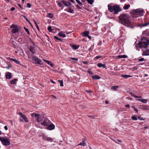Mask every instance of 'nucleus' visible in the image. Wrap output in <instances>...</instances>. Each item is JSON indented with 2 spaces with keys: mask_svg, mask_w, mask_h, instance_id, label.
<instances>
[{
  "mask_svg": "<svg viewBox=\"0 0 149 149\" xmlns=\"http://www.w3.org/2000/svg\"><path fill=\"white\" fill-rule=\"evenodd\" d=\"M119 22L126 26L131 27L132 25L131 21L129 20L128 16L125 14L120 15L119 17Z\"/></svg>",
  "mask_w": 149,
  "mask_h": 149,
  "instance_id": "nucleus-1",
  "label": "nucleus"
},
{
  "mask_svg": "<svg viewBox=\"0 0 149 149\" xmlns=\"http://www.w3.org/2000/svg\"><path fill=\"white\" fill-rule=\"evenodd\" d=\"M149 44V40L146 38H142L139 44L136 45V49L139 51L140 48L146 47Z\"/></svg>",
  "mask_w": 149,
  "mask_h": 149,
  "instance_id": "nucleus-2",
  "label": "nucleus"
},
{
  "mask_svg": "<svg viewBox=\"0 0 149 149\" xmlns=\"http://www.w3.org/2000/svg\"><path fill=\"white\" fill-rule=\"evenodd\" d=\"M108 10L110 12H114V13L116 14L121 10V9L120 8L119 6L117 5L112 6L109 4H108Z\"/></svg>",
  "mask_w": 149,
  "mask_h": 149,
  "instance_id": "nucleus-3",
  "label": "nucleus"
},
{
  "mask_svg": "<svg viewBox=\"0 0 149 149\" xmlns=\"http://www.w3.org/2000/svg\"><path fill=\"white\" fill-rule=\"evenodd\" d=\"M0 140L4 146H9L10 144V140L7 137H0Z\"/></svg>",
  "mask_w": 149,
  "mask_h": 149,
  "instance_id": "nucleus-4",
  "label": "nucleus"
},
{
  "mask_svg": "<svg viewBox=\"0 0 149 149\" xmlns=\"http://www.w3.org/2000/svg\"><path fill=\"white\" fill-rule=\"evenodd\" d=\"M132 12L133 14L137 15V17L143 16L144 13L143 10L141 9L134 10Z\"/></svg>",
  "mask_w": 149,
  "mask_h": 149,
  "instance_id": "nucleus-5",
  "label": "nucleus"
},
{
  "mask_svg": "<svg viewBox=\"0 0 149 149\" xmlns=\"http://www.w3.org/2000/svg\"><path fill=\"white\" fill-rule=\"evenodd\" d=\"M31 59L32 61L35 62V63H36L40 65H42L43 64V63L41 59L38 58L36 56H33L32 57Z\"/></svg>",
  "mask_w": 149,
  "mask_h": 149,
  "instance_id": "nucleus-6",
  "label": "nucleus"
},
{
  "mask_svg": "<svg viewBox=\"0 0 149 149\" xmlns=\"http://www.w3.org/2000/svg\"><path fill=\"white\" fill-rule=\"evenodd\" d=\"M32 117H35L36 119L38 122H40L42 119L40 118V115L39 114L33 113L31 115Z\"/></svg>",
  "mask_w": 149,
  "mask_h": 149,
  "instance_id": "nucleus-7",
  "label": "nucleus"
},
{
  "mask_svg": "<svg viewBox=\"0 0 149 149\" xmlns=\"http://www.w3.org/2000/svg\"><path fill=\"white\" fill-rule=\"evenodd\" d=\"M19 115L20 117L22 118L25 122L28 123L29 122V120H28V118L26 116L24 115L21 112H20L19 113Z\"/></svg>",
  "mask_w": 149,
  "mask_h": 149,
  "instance_id": "nucleus-8",
  "label": "nucleus"
},
{
  "mask_svg": "<svg viewBox=\"0 0 149 149\" xmlns=\"http://www.w3.org/2000/svg\"><path fill=\"white\" fill-rule=\"evenodd\" d=\"M29 50L33 54H35L36 52L37 51L36 49L32 46H31L30 47Z\"/></svg>",
  "mask_w": 149,
  "mask_h": 149,
  "instance_id": "nucleus-9",
  "label": "nucleus"
},
{
  "mask_svg": "<svg viewBox=\"0 0 149 149\" xmlns=\"http://www.w3.org/2000/svg\"><path fill=\"white\" fill-rule=\"evenodd\" d=\"M6 79H10L12 78L11 73L10 72H7L6 74Z\"/></svg>",
  "mask_w": 149,
  "mask_h": 149,
  "instance_id": "nucleus-10",
  "label": "nucleus"
},
{
  "mask_svg": "<svg viewBox=\"0 0 149 149\" xmlns=\"http://www.w3.org/2000/svg\"><path fill=\"white\" fill-rule=\"evenodd\" d=\"M62 2L66 6L68 7L71 5V3L69 1H62Z\"/></svg>",
  "mask_w": 149,
  "mask_h": 149,
  "instance_id": "nucleus-11",
  "label": "nucleus"
},
{
  "mask_svg": "<svg viewBox=\"0 0 149 149\" xmlns=\"http://www.w3.org/2000/svg\"><path fill=\"white\" fill-rule=\"evenodd\" d=\"M42 60L44 61H45L46 63L47 64L50 65L51 67H53L54 64L52 63L51 62L44 59H42Z\"/></svg>",
  "mask_w": 149,
  "mask_h": 149,
  "instance_id": "nucleus-12",
  "label": "nucleus"
},
{
  "mask_svg": "<svg viewBox=\"0 0 149 149\" xmlns=\"http://www.w3.org/2000/svg\"><path fill=\"white\" fill-rule=\"evenodd\" d=\"M55 125L53 124H51L49 125H48L47 127V129L48 130H52L54 129L55 128Z\"/></svg>",
  "mask_w": 149,
  "mask_h": 149,
  "instance_id": "nucleus-13",
  "label": "nucleus"
},
{
  "mask_svg": "<svg viewBox=\"0 0 149 149\" xmlns=\"http://www.w3.org/2000/svg\"><path fill=\"white\" fill-rule=\"evenodd\" d=\"M19 31V27L18 26L13 29L12 30V32L13 33H16L18 32Z\"/></svg>",
  "mask_w": 149,
  "mask_h": 149,
  "instance_id": "nucleus-14",
  "label": "nucleus"
},
{
  "mask_svg": "<svg viewBox=\"0 0 149 149\" xmlns=\"http://www.w3.org/2000/svg\"><path fill=\"white\" fill-rule=\"evenodd\" d=\"M89 32L88 31H85L82 33V35L84 37H87L89 35Z\"/></svg>",
  "mask_w": 149,
  "mask_h": 149,
  "instance_id": "nucleus-15",
  "label": "nucleus"
},
{
  "mask_svg": "<svg viewBox=\"0 0 149 149\" xmlns=\"http://www.w3.org/2000/svg\"><path fill=\"white\" fill-rule=\"evenodd\" d=\"M9 59L10 60L13 61L17 64H19L20 63V62L18 60H16L15 59H13L10 58H9Z\"/></svg>",
  "mask_w": 149,
  "mask_h": 149,
  "instance_id": "nucleus-16",
  "label": "nucleus"
},
{
  "mask_svg": "<svg viewBox=\"0 0 149 149\" xmlns=\"http://www.w3.org/2000/svg\"><path fill=\"white\" fill-rule=\"evenodd\" d=\"M143 55L145 56H147L149 55V49L143 52Z\"/></svg>",
  "mask_w": 149,
  "mask_h": 149,
  "instance_id": "nucleus-17",
  "label": "nucleus"
},
{
  "mask_svg": "<svg viewBox=\"0 0 149 149\" xmlns=\"http://www.w3.org/2000/svg\"><path fill=\"white\" fill-rule=\"evenodd\" d=\"M92 77L93 79H99L100 78V77L97 75L92 76Z\"/></svg>",
  "mask_w": 149,
  "mask_h": 149,
  "instance_id": "nucleus-18",
  "label": "nucleus"
},
{
  "mask_svg": "<svg viewBox=\"0 0 149 149\" xmlns=\"http://www.w3.org/2000/svg\"><path fill=\"white\" fill-rule=\"evenodd\" d=\"M59 36L63 38H65L66 37V35L65 33H64L62 32H60L58 33V34Z\"/></svg>",
  "mask_w": 149,
  "mask_h": 149,
  "instance_id": "nucleus-19",
  "label": "nucleus"
},
{
  "mask_svg": "<svg viewBox=\"0 0 149 149\" xmlns=\"http://www.w3.org/2000/svg\"><path fill=\"white\" fill-rule=\"evenodd\" d=\"M48 120H45L44 121L42 122V124L44 125H47L48 124Z\"/></svg>",
  "mask_w": 149,
  "mask_h": 149,
  "instance_id": "nucleus-20",
  "label": "nucleus"
},
{
  "mask_svg": "<svg viewBox=\"0 0 149 149\" xmlns=\"http://www.w3.org/2000/svg\"><path fill=\"white\" fill-rule=\"evenodd\" d=\"M17 81V79H14L10 81V83L12 84H14L16 83V81Z\"/></svg>",
  "mask_w": 149,
  "mask_h": 149,
  "instance_id": "nucleus-21",
  "label": "nucleus"
},
{
  "mask_svg": "<svg viewBox=\"0 0 149 149\" xmlns=\"http://www.w3.org/2000/svg\"><path fill=\"white\" fill-rule=\"evenodd\" d=\"M67 12L72 13H74V10L70 7L68 8V10L67 11Z\"/></svg>",
  "mask_w": 149,
  "mask_h": 149,
  "instance_id": "nucleus-22",
  "label": "nucleus"
},
{
  "mask_svg": "<svg viewBox=\"0 0 149 149\" xmlns=\"http://www.w3.org/2000/svg\"><path fill=\"white\" fill-rule=\"evenodd\" d=\"M97 66L100 68L103 67L104 68H105L106 67L105 65L103 64L102 63H98L97 65Z\"/></svg>",
  "mask_w": 149,
  "mask_h": 149,
  "instance_id": "nucleus-23",
  "label": "nucleus"
},
{
  "mask_svg": "<svg viewBox=\"0 0 149 149\" xmlns=\"http://www.w3.org/2000/svg\"><path fill=\"white\" fill-rule=\"evenodd\" d=\"M118 58H127V55H120L118 56Z\"/></svg>",
  "mask_w": 149,
  "mask_h": 149,
  "instance_id": "nucleus-24",
  "label": "nucleus"
},
{
  "mask_svg": "<svg viewBox=\"0 0 149 149\" xmlns=\"http://www.w3.org/2000/svg\"><path fill=\"white\" fill-rule=\"evenodd\" d=\"M130 7V4H127L125 5L123 7V8L124 10H127Z\"/></svg>",
  "mask_w": 149,
  "mask_h": 149,
  "instance_id": "nucleus-25",
  "label": "nucleus"
},
{
  "mask_svg": "<svg viewBox=\"0 0 149 149\" xmlns=\"http://www.w3.org/2000/svg\"><path fill=\"white\" fill-rule=\"evenodd\" d=\"M71 46L74 49H78L79 47L78 46L74 45H71Z\"/></svg>",
  "mask_w": 149,
  "mask_h": 149,
  "instance_id": "nucleus-26",
  "label": "nucleus"
},
{
  "mask_svg": "<svg viewBox=\"0 0 149 149\" xmlns=\"http://www.w3.org/2000/svg\"><path fill=\"white\" fill-rule=\"evenodd\" d=\"M121 76V77H124L125 79H127V78L130 77H132V76H131L130 75H126V74L123 75Z\"/></svg>",
  "mask_w": 149,
  "mask_h": 149,
  "instance_id": "nucleus-27",
  "label": "nucleus"
},
{
  "mask_svg": "<svg viewBox=\"0 0 149 149\" xmlns=\"http://www.w3.org/2000/svg\"><path fill=\"white\" fill-rule=\"evenodd\" d=\"M79 145H82L83 146H86V144L85 142L83 141L82 142L78 144Z\"/></svg>",
  "mask_w": 149,
  "mask_h": 149,
  "instance_id": "nucleus-28",
  "label": "nucleus"
},
{
  "mask_svg": "<svg viewBox=\"0 0 149 149\" xmlns=\"http://www.w3.org/2000/svg\"><path fill=\"white\" fill-rule=\"evenodd\" d=\"M138 100L142 102H146L148 101V100L147 99H139Z\"/></svg>",
  "mask_w": 149,
  "mask_h": 149,
  "instance_id": "nucleus-29",
  "label": "nucleus"
},
{
  "mask_svg": "<svg viewBox=\"0 0 149 149\" xmlns=\"http://www.w3.org/2000/svg\"><path fill=\"white\" fill-rule=\"evenodd\" d=\"M118 87L117 86H114L111 87V89L114 90H116L118 88Z\"/></svg>",
  "mask_w": 149,
  "mask_h": 149,
  "instance_id": "nucleus-30",
  "label": "nucleus"
},
{
  "mask_svg": "<svg viewBox=\"0 0 149 149\" xmlns=\"http://www.w3.org/2000/svg\"><path fill=\"white\" fill-rule=\"evenodd\" d=\"M130 94H131V95L132 96H134L135 97L138 98H141V96H136V95H135L133 93H130Z\"/></svg>",
  "mask_w": 149,
  "mask_h": 149,
  "instance_id": "nucleus-31",
  "label": "nucleus"
},
{
  "mask_svg": "<svg viewBox=\"0 0 149 149\" xmlns=\"http://www.w3.org/2000/svg\"><path fill=\"white\" fill-rule=\"evenodd\" d=\"M48 30L50 32H52L53 29L52 28V27L51 26H49L48 28Z\"/></svg>",
  "mask_w": 149,
  "mask_h": 149,
  "instance_id": "nucleus-32",
  "label": "nucleus"
},
{
  "mask_svg": "<svg viewBox=\"0 0 149 149\" xmlns=\"http://www.w3.org/2000/svg\"><path fill=\"white\" fill-rule=\"evenodd\" d=\"M88 3L90 4L91 5L93 4V0H86Z\"/></svg>",
  "mask_w": 149,
  "mask_h": 149,
  "instance_id": "nucleus-33",
  "label": "nucleus"
},
{
  "mask_svg": "<svg viewBox=\"0 0 149 149\" xmlns=\"http://www.w3.org/2000/svg\"><path fill=\"white\" fill-rule=\"evenodd\" d=\"M17 26L16 25H15L14 24H13L10 26V28L14 29V28L16 27V26Z\"/></svg>",
  "mask_w": 149,
  "mask_h": 149,
  "instance_id": "nucleus-34",
  "label": "nucleus"
},
{
  "mask_svg": "<svg viewBox=\"0 0 149 149\" xmlns=\"http://www.w3.org/2000/svg\"><path fill=\"white\" fill-rule=\"evenodd\" d=\"M58 81L60 83V86H63V81L62 80H58Z\"/></svg>",
  "mask_w": 149,
  "mask_h": 149,
  "instance_id": "nucleus-35",
  "label": "nucleus"
},
{
  "mask_svg": "<svg viewBox=\"0 0 149 149\" xmlns=\"http://www.w3.org/2000/svg\"><path fill=\"white\" fill-rule=\"evenodd\" d=\"M47 140L48 141L52 142L53 141V139L50 137H47Z\"/></svg>",
  "mask_w": 149,
  "mask_h": 149,
  "instance_id": "nucleus-36",
  "label": "nucleus"
},
{
  "mask_svg": "<svg viewBox=\"0 0 149 149\" xmlns=\"http://www.w3.org/2000/svg\"><path fill=\"white\" fill-rule=\"evenodd\" d=\"M58 6L60 7H61V8L63 7V6L62 5V3L60 2H58Z\"/></svg>",
  "mask_w": 149,
  "mask_h": 149,
  "instance_id": "nucleus-37",
  "label": "nucleus"
},
{
  "mask_svg": "<svg viewBox=\"0 0 149 149\" xmlns=\"http://www.w3.org/2000/svg\"><path fill=\"white\" fill-rule=\"evenodd\" d=\"M24 28L25 29V31L27 32L28 34L29 35H30V33H29V29H28L26 28H25V27H24Z\"/></svg>",
  "mask_w": 149,
  "mask_h": 149,
  "instance_id": "nucleus-38",
  "label": "nucleus"
},
{
  "mask_svg": "<svg viewBox=\"0 0 149 149\" xmlns=\"http://www.w3.org/2000/svg\"><path fill=\"white\" fill-rule=\"evenodd\" d=\"M76 1L77 3H78L80 6H82V3L79 0H76Z\"/></svg>",
  "mask_w": 149,
  "mask_h": 149,
  "instance_id": "nucleus-39",
  "label": "nucleus"
},
{
  "mask_svg": "<svg viewBox=\"0 0 149 149\" xmlns=\"http://www.w3.org/2000/svg\"><path fill=\"white\" fill-rule=\"evenodd\" d=\"M22 16L26 20L31 24V25H32V24L25 17V16L24 15H22Z\"/></svg>",
  "mask_w": 149,
  "mask_h": 149,
  "instance_id": "nucleus-40",
  "label": "nucleus"
},
{
  "mask_svg": "<svg viewBox=\"0 0 149 149\" xmlns=\"http://www.w3.org/2000/svg\"><path fill=\"white\" fill-rule=\"evenodd\" d=\"M132 119L133 120H137V117L135 116H133L132 117Z\"/></svg>",
  "mask_w": 149,
  "mask_h": 149,
  "instance_id": "nucleus-41",
  "label": "nucleus"
},
{
  "mask_svg": "<svg viewBox=\"0 0 149 149\" xmlns=\"http://www.w3.org/2000/svg\"><path fill=\"white\" fill-rule=\"evenodd\" d=\"M49 17L52 18L53 17V15L51 13H49L48 14Z\"/></svg>",
  "mask_w": 149,
  "mask_h": 149,
  "instance_id": "nucleus-42",
  "label": "nucleus"
},
{
  "mask_svg": "<svg viewBox=\"0 0 149 149\" xmlns=\"http://www.w3.org/2000/svg\"><path fill=\"white\" fill-rule=\"evenodd\" d=\"M54 38L55 39L58 40H59L60 41H62V40L61 39H60L58 38V37H57L56 36H54Z\"/></svg>",
  "mask_w": 149,
  "mask_h": 149,
  "instance_id": "nucleus-43",
  "label": "nucleus"
},
{
  "mask_svg": "<svg viewBox=\"0 0 149 149\" xmlns=\"http://www.w3.org/2000/svg\"><path fill=\"white\" fill-rule=\"evenodd\" d=\"M87 72L90 75H92L94 74V73L93 72H92L90 70H88L87 71Z\"/></svg>",
  "mask_w": 149,
  "mask_h": 149,
  "instance_id": "nucleus-44",
  "label": "nucleus"
},
{
  "mask_svg": "<svg viewBox=\"0 0 149 149\" xmlns=\"http://www.w3.org/2000/svg\"><path fill=\"white\" fill-rule=\"evenodd\" d=\"M76 7L78 9H81L82 8L80 6L78 5V4H77L76 5Z\"/></svg>",
  "mask_w": 149,
  "mask_h": 149,
  "instance_id": "nucleus-45",
  "label": "nucleus"
},
{
  "mask_svg": "<svg viewBox=\"0 0 149 149\" xmlns=\"http://www.w3.org/2000/svg\"><path fill=\"white\" fill-rule=\"evenodd\" d=\"M43 139L44 140H47V137H46L45 136L43 135L42 136Z\"/></svg>",
  "mask_w": 149,
  "mask_h": 149,
  "instance_id": "nucleus-46",
  "label": "nucleus"
},
{
  "mask_svg": "<svg viewBox=\"0 0 149 149\" xmlns=\"http://www.w3.org/2000/svg\"><path fill=\"white\" fill-rule=\"evenodd\" d=\"M27 7H28V8H30L31 6V5L29 3H27Z\"/></svg>",
  "mask_w": 149,
  "mask_h": 149,
  "instance_id": "nucleus-47",
  "label": "nucleus"
},
{
  "mask_svg": "<svg viewBox=\"0 0 149 149\" xmlns=\"http://www.w3.org/2000/svg\"><path fill=\"white\" fill-rule=\"evenodd\" d=\"M71 59L72 60H75L76 61H78V59L77 58H71Z\"/></svg>",
  "mask_w": 149,
  "mask_h": 149,
  "instance_id": "nucleus-48",
  "label": "nucleus"
},
{
  "mask_svg": "<svg viewBox=\"0 0 149 149\" xmlns=\"http://www.w3.org/2000/svg\"><path fill=\"white\" fill-rule=\"evenodd\" d=\"M144 60V59L143 58H141L139 59H138V61H142Z\"/></svg>",
  "mask_w": 149,
  "mask_h": 149,
  "instance_id": "nucleus-49",
  "label": "nucleus"
},
{
  "mask_svg": "<svg viewBox=\"0 0 149 149\" xmlns=\"http://www.w3.org/2000/svg\"><path fill=\"white\" fill-rule=\"evenodd\" d=\"M15 10V8L14 7H12L11 9L10 10L11 11H13Z\"/></svg>",
  "mask_w": 149,
  "mask_h": 149,
  "instance_id": "nucleus-50",
  "label": "nucleus"
},
{
  "mask_svg": "<svg viewBox=\"0 0 149 149\" xmlns=\"http://www.w3.org/2000/svg\"><path fill=\"white\" fill-rule=\"evenodd\" d=\"M83 63L84 64H87L88 63V62L86 61H83Z\"/></svg>",
  "mask_w": 149,
  "mask_h": 149,
  "instance_id": "nucleus-51",
  "label": "nucleus"
},
{
  "mask_svg": "<svg viewBox=\"0 0 149 149\" xmlns=\"http://www.w3.org/2000/svg\"><path fill=\"white\" fill-rule=\"evenodd\" d=\"M18 5L22 9H23V8L22 6H21V5L19 4H18Z\"/></svg>",
  "mask_w": 149,
  "mask_h": 149,
  "instance_id": "nucleus-52",
  "label": "nucleus"
},
{
  "mask_svg": "<svg viewBox=\"0 0 149 149\" xmlns=\"http://www.w3.org/2000/svg\"><path fill=\"white\" fill-rule=\"evenodd\" d=\"M100 58V56H96L95 58V59H98Z\"/></svg>",
  "mask_w": 149,
  "mask_h": 149,
  "instance_id": "nucleus-53",
  "label": "nucleus"
},
{
  "mask_svg": "<svg viewBox=\"0 0 149 149\" xmlns=\"http://www.w3.org/2000/svg\"><path fill=\"white\" fill-rule=\"evenodd\" d=\"M86 91L88 93H91L92 92V91L91 90H86Z\"/></svg>",
  "mask_w": 149,
  "mask_h": 149,
  "instance_id": "nucleus-54",
  "label": "nucleus"
},
{
  "mask_svg": "<svg viewBox=\"0 0 149 149\" xmlns=\"http://www.w3.org/2000/svg\"><path fill=\"white\" fill-rule=\"evenodd\" d=\"M4 129L6 130H8V127L6 126H5L4 127Z\"/></svg>",
  "mask_w": 149,
  "mask_h": 149,
  "instance_id": "nucleus-55",
  "label": "nucleus"
},
{
  "mask_svg": "<svg viewBox=\"0 0 149 149\" xmlns=\"http://www.w3.org/2000/svg\"><path fill=\"white\" fill-rule=\"evenodd\" d=\"M34 22L36 26L38 25L37 23V22L36 21H35V20H34Z\"/></svg>",
  "mask_w": 149,
  "mask_h": 149,
  "instance_id": "nucleus-56",
  "label": "nucleus"
},
{
  "mask_svg": "<svg viewBox=\"0 0 149 149\" xmlns=\"http://www.w3.org/2000/svg\"><path fill=\"white\" fill-rule=\"evenodd\" d=\"M134 110L136 112H138V110L137 109H136V108H134Z\"/></svg>",
  "mask_w": 149,
  "mask_h": 149,
  "instance_id": "nucleus-57",
  "label": "nucleus"
},
{
  "mask_svg": "<svg viewBox=\"0 0 149 149\" xmlns=\"http://www.w3.org/2000/svg\"><path fill=\"white\" fill-rule=\"evenodd\" d=\"M87 37L89 39H91V37L90 36H89V35Z\"/></svg>",
  "mask_w": 149,
  "mask_h": 149,
  "instance_id": "nucleus-58",
  "label": "nucleus"
},
{
  "mask_svg": "<svg viewBox=\"0 0 149 149\" xmlns=\"http://www.w3.org/2000/svg\"><path fill=\"white\" fill-rule=\"evenodd\" d=\"M36 26V27L37 29H38V30H39V27L38 26V25H37Z\"/></svg>",
  "mask_w": 149,
  "mask_h": 149,
  "instance_id": "nucleus-59",
  "label": "nucleus"
},
{
  "mask_svg": "<svg viewBox=\"0 0 149 149\" xmlns=\"http://www.w3.org/2000/svg\"><path fill=\"white\" fill-rule=\"evenodd\" d=\"M88 116L89 117H91V118H94V117L93 116Z\"/></svg>",
  "mask_w": 149,
  "mask_h": 149,
  "instance_id": "nucleus-60",
  "label": "nucleus"
},
{
  "mask_svg": "<svg viewBox=\"0 0 149 149\" xmlns=\"http://www.w3.org/2000/svg\"><path fill=\"white\" fill-rule=\"evenodd\" d=\"M51 81V82L53 83V84H55V82H54V81L52 80L51 79L50 80Z\"/></svg>",
  "mask_w": 149,
  "mask_h": 149,
  "instance_id": "nucleus-61",
  "label": "nucleus"
},
{
  "mask_svg": "<svg viewBox=\"0 0 149 149\" xmlns=\"http://www.w3.org/2000/svg\"><path fill=\"white\" fill-rule=\"evenodd\" d=\"M125 106L127 107H130V106L129 104H127V105H125Z\"/></svg>",
  "mask_w": 149,
  "mask_h": 149,
  "instance_id": "nucleus-62",
  "label": "nucleus"
},
{
  "mask_svg": "<svg viewBox=\"0 0 149 149\" xmlns=\"http://www.w3.org/2000/svg\"><path fill=\"white\" fill-rule=\"evenodd\" d=\"M71 1L72 3H75V2L74 1V0H70Z\"/></svg>",
  "mask_w": 149,
  "mask_h": 149,
  "instance_id": "nucleus-63",
  "label": "nucleus"
},
{
  "mask_svg": "<svg viewBox=\"0 0 149 149\" xmlns=\"http://www.w3.org/2000/svg\"><path fill=\"white\" fill-rule=\"evenodd\" d=\"M6 68L8 69H9L10 68V66L9 65L7 67H6Z\"/></svg>",
  "mask_w": 149,
  "mask_h": 149,
  "instance_id": "nucleus-64",
  "label": "nucleus"
}]
</instances>
